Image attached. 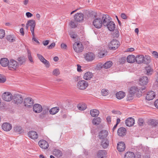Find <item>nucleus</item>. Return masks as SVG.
Wrapping results in <instances>:
<instances>
[{
    "instance_id": "obj_1",
    "label": "nucleus",
    "mask_w": 158,
    "mask_h": 158,
    "mask_svg": "<svg viewBox=\"0 0 158 158\" xmlns=\"http://www.w3.org/2000/svg\"><path fill=\"white\" fill-rule=\"evenodd\" d=\"M8 67L11 70H15L19 67V64L17 61L13 59H11L9 61Z\"/></svg>"
},
{
    "instance_id": "obj_2",
    "label": "nucleus",
    "mask_w": 158,
    "mask_h": 158,
    "mask_svg": "<svg viewBox=\"0 0 158 158\" xmlns=\"http://www.w3.org/2000/svg\"><path fill=\"white\" fill-rule=\"evenodd\" d=\"M23 104L25 107L28 108H31L33 106L34 100L31 98L28 97L24 98Z\"/></svg>"
},
{
    "instance_id": "obj_3",
    "label": "nucleus",
    "mask_w": 158,
    "mask_h": 158,
    "mask_svg": "<svg viewBox=\"0 0 158 158\" xmlns=\"http://www.w3.org/2000/svg\"><path fill=\"white\" fill-rule=\"evenodd\" d=\"M119 46V42L116 40H113L109 44L108 47L111 50H115Z\"/></svg>"
},
{
    "instance_id": "obj_4",
    "label": "nucleus",
    "mask_w": 158,
    "mask_h": 158,
    "mask_svg": "<svg viewBox=\"0 0 158 158\" xmlns=\"http://www.w3.org/2000/svg\"><path fill=\"white\" fill-rule=\"evenodd\" d=\"M14 103L17 104H21L23 101L22 96L19 94H15L13 96V99Z\"/></svg>"
},
{
    "instance_id": "obj_5",
    "label": "nucleus",
    "mask_w": 158,
    "mask_h": 158,
    "mask_svg": "<svg viewBox=\"0 0 158 158\" xmlns=\"http://www.w3.org/2000/svg\"><path fill=\"white\" fill-rule=\"evenodd\" d=\"M93 24L96 28H100L103 24L102 20L99 18H96L93 21Z\"/></svg>"
},
{
    "instance_id": "obj_6",
    "label": "nucleus",
    "mask_w": 158,
    "mask_h": 158,
    "mask_svg": "<svg viewBox=\"0 0 158 158\" xmlns=\"http://www.w3.org/2000/svg\"><path fill=\"white\" fill-rule=\"evenodd\" d=\"M2 97L5 101L9 102L13 99V96L10 92H7L3 94Z\"/></svg>"
},
{
    "instance_id": "obj_7",
    "label": "nucleus",
    "mask_w": 158,
    "mask_h": 158,
    "mask_svg": "<svg viewBox=\"0 0 158 158\" xmlns=\"http://www.w3.org/2000/svg\"><path fill=\"white\" fill-rule=\"evenodd\" d=\"M88 85V84L87 82L85 80H81L79 81L77 84L78 88L81 90L85 89Z\"/></svg>"
},
{
    "instance_id": "obj_8",
    "label": "nucleus",
    "mask_w": 158,
    "mask_h": 158,
    "mask_svg": "<svg viewBox=\"0 0 158 158\" xmlns=\"http://www.w3.org/2000/svg\"><path fill=\"white\" fill-rule=\"evenodd\" d=\"M73 48L74 50L77 52H81L83 50V46L82 44L79 43H75L73 45Z\"/></svg>"
},
{
    "instance_id": "obj_9",
    "label": "nucleus",
    "mask_w": 158,
    "mask_h": 158,
    "mask_svg": "<svg viewBox=\"0 0 158 158\" xmlns=\"http://www.w3.org/2000/svg\"><path fill=\"white\" fill-rule=\"evenodd\" d=\"M110 17L108 15H103L102 17V20L104 26H106L111 21Z\"/></svg>"
},
{
    "instance_id": "obj_10",
    "label": "nucleus",
    "mask_w": 158,
    "mask_h": 158,
    "mask_svg": "<svg viewBox=\"0 0 158 158\" xmlns=\"http://www.w3.org/2000/svg\"><path fill=\"white\" fill-rule=\"evenodd\" d=\"M84 17L82 13H77L75 15L74 18L76 22H80L83 20Z\"/></svg>"
},
{
    "instance_id": "obj_11",
    "label": "nucleus",
    "mask_w": 158,
    "mask_h": 158,
    "mask_svg": "<svg viewBox=\"0 0 158 158\" xmlns=\"http://www.w3.org/2000/svg\"><path fill=\"white\" fill-rule=\"evenodd\" d=\"M38 144L40 147L43 149H47L49 147L48 143L44 140H40L38 142Z\"/></svg>"
},
{
    "instance_id": "obj_12",
    "label": "nucleus",
    "mask_w": 158,
    "mask_h": 158,
    "mask_svg": "<svg viewBox=\"0 0 158 158\" xmlns=\"http://www.w3.org/2000/svg\"><path fill=\"white\" fill-rule=\"evenodd\" d=\"M32 106L33 111L36 113H40L42 110L43 107L40 104H35Z\"/></svg>"
},
{
    "instance_id": "obj_13",
    "label": "nucleus",
    "mask_w": 158,
    "mask_h": 158,
    "mask_svg": "<svg viewBox=\"0 0 158 158\" xmlns=\"http://www.w3.org/2000/svg\"><path fill=\"white\" fill-rule=\"evenodd\" d=\"M84 57L87 61H91L94 59L95 56L92 52H88L84 55Z\"/></svg>"
},
{
    "instance_id": "obj_14",
    "label": "nucleus",
    "mask_w": 158,
    "mask_h": 158,
    "mask_svg": "<svg viewBox=\"0 0 158 158\" xmlns=\"http://www.w3.org/2000/svg\"><path fill=\"white\" fill-rule=\"evenodd\" d=\"M113 63L111 61H109L106 62L104 64H101L100 65H97V67L98 68H104L106 69H107L110 68L112 65Z\"/></svg>"
},
{
    "instance_id": "obj_15",
    "label": "nucleus",
    "mask_w": 158,
    "mask_h": 158,
    "mask_svg": "<svg viewBox=\"0 0 158 158\" xmlns=\"http://www.w3.org/2000/svg\"><path fill=\"white\" fill-rule=\"evenodd\" d=\"M148 82V80L147 77L143 76L141 77L139 80V84L141 85H147Z\"/></svg>"
},
{
    "instance_id": "obj_16",
    "label": "nucleus",
    "mask_w": 158,
    "mask_h": 158,
    "mask_svg": "<svg viewBox=\"0 0 158 158\" xmlns=\"http://www.w3.org/2000/svg\"><path fill=\"white\" fill-rule=\"evenodd\" d=\"M108 135V132L106 130L101 131L99 133V138L101 139H106Z\"/></svg>"
},
{
    "instance_id": "obj_17",
    "label": "nucleus",
    "mask_w": 158,
    "mask_h": 158,
    "mask_svg": "<svg viewBox=\"0 0 158 158\" xmlns=\"http://www.w3.org/2000/svg\"><path fill=\"white\" fill-rule=\"evenodd\" d=\"M134 123V119L131 117L125 120V124L128 127L132 126Z\"/></svg>"
},
{
    "instance_id": "obj_18",
    "label": "nucleus",
    "mask_w": 158,
    "mask_h": 158,
    "mask_svg": "<svg viewBox=\"0 0 158 158\" xmlns=\"http://www.w3.org/2000/svg\"><path fill=\"white\" fill-rule=\"evenodd\" d=\"M126 130L125 128L120 127L118 129L117 133L119 136L122 137L126 135Z\"/></svg>"
},
{
    "instance_id": "obj_19",
    "label": "nucleus",
    "mask_w": 158,
    "mask_h": 158,
    "mask_svg": "<svg viewBox=\"0 0 158 158\" xmlns=\"http://www.w3.org/2000/svg\"><path fill=\"white\" fill-rule=\"evenodd\" d=\"M2 127L3 130L6 131H9L12 128L11 125L7 123H4L2 124Z\"/></svg>"
},
{
    "instance_id": "obj_20",
    "label": "nucleus",
    "mask_w": 158,
    "mask_h": 158,
    "mask_svg": "<svg viewBox=\"0 0 158 158\" xmlns=\"http://www.w3.org/2000/svg\"><path fill=\"white\" fill-rule=\"evenodd\" d=\"M126 147L125 143L123 142H119L117 144V149L119 152H123L124 151Z\"/></svg>"
},
{
    "instance_id": "obj_21",
    "label": "nucleus",
    "mask_w": 158,
    "mask_h": 158,
    "mask_svg": "<svg viewBox=\"0 0 158 158\" xmlns=\"http://www.w3.org/2000/svg\"><path fill=\"white\" fill-rule=\"evenodd\" d=\"M155 97V94L153 91H151L148 92L146 96V99L150 101L152 100Z\"/></svg>"
},
{
    "instance_id": "obj_22",
    "label": "nucleus",
    "mask_w": 158,
    "mask_h": 158,
    "mask_svg": "<svg viewBox=\"0 0 158 158\" xmlns=\"http://www.w3.org/2000/svg\"><path fill=\"white\" fill-rule=\"evenodd\" d=\"M52 154L56 156L59 158L62 156V152L58 149L55 148L52 150Z\"/></svg>"
},
{
    "instance_id": "obj_23",
    "label": "nucleus",
    "mask_w": 158,
    "mask_h": 158,
    "mask_svg": "<svg viewBox=\"0 0 158 158\" xmlns=\"http://www.w3.org/2000/svg\"><path fill=\"white\" fill-rule=\"evenodd\" d=\"M107 154L105 150H99L97 154L98 158H104Z\"/></svg>"
},
{
    "instance_id": "obj_24",
    "label": "nucleus",
    "mask_w": 158,
    "mask_h": 158,
    "mask_svg": "<svg viewBox=\"0 0 158 158\" xmlns=\"http://www.w3.org/2000/svg\"><path fill=\"white\" fill-rule=\"evenodd\" d=\"M29 137L32 139H36L38 138V135L35 131H30L28 133Z\"/></svg>"
},
{
    "instance_id": "obj_25",
    "label": "nucleus",
    "mask_w": 158,
    "mask_h": 158,
    "mask_svg": "<svg viewBox=\"0 0 158 158\" xmlns=\"http://www.w3.org/2000/svg\"><path fill=\"white\" fill-rule=\"evenodd\" d=\"M17 60L18 61V63L19 65H21L23 64H24L26 62V58L23 56H22L20 57H19L17 59Z\"/></svg>"
},
{
    "instance_id": "obj_26",
    "label": "nucleus",
    "mask_w": 158,
    "mask_h": 158,
    "mask_svg": "<svg viewBox=\"0 0 158 158\" xmlns=\"http://www.w3.org/2000/svg\"><path fill=\"white\" fill-rule=\"evenodd\" d=\"M109 141L107 139H102L101 142V145L104 148H106L109 145Z\"/></svg>"
},
{
    "instance_id": "obj_27",
    "label": "nucleus",
    "mask_w": 158,
    "mask_h": 158,
    "mask_svg": "<svg viewBox=\"0 0 158 158\" xmlns=\"http://www.w3.org/2000/svg\"><path fill=\"white\" fill-rule=\"evenodd\" d=\"M143 60H144V56L143 55H138L136 56L135 61L138 64L143 63Z\"/></svg>"
},
{
    "instance_id": "obj_28",
    "label": "nucleus",
    "mask_w": 158,
    "mask_h": 158,
    "mask_svg": "<svg viewBox=\"0 0 158 158\" xmlns=\"http://www.w3.org/2000/svg\"><path fill=\"white\" fill-rule=\"evenodd\" d=\"M93 76V73L90 72H88L85 73L83 76L84 79L87 80H90Z\"/></svg>"
},
{
    "instance_id": "obj_29",
    "label": "nucleus",
    "mask_w": 158,
    "mask_h": 158,
    "mask_svg": "<svg viewBox=\"0 0 158 158\" xmlns=\"http://www.w3.org/2000/svg\"><path fill=\"white\" fill-rule=\"evenodd\" d=\"M0 63L2 66L3 67H6L7 65L8 66V64L9 63V61L6 58H2L1 59Z\"/></svg>"
},
{
    "instance_id": "obj_30",
    "label": "nucleus",
    "mask_w": 158,
    "mask_h": 158,
    "mask_svg": "<svg viewBox=\"0 0 158 158\" xmlns=\"http://www.w3.org/2000/svg\"><path fill=\"white\" fill-rule=\"evenodd\" d=\"M136 58L134 55H130L127 58V62L129 63H133L135 61Z\"/></svg>"
},
{
    "instance_id": "obj_31",
    "label": "nucleus",
    "mask_w": 158,
    "mask_h": 158,
    "mask_svg": "<svg viewBox=\"0 0 158 158\" xmlns=\"http://www.w3.org/2000/svg\"><path fill=\"white\" fill-rule=\"evenodd\" d=\"M107 26L109 30L110 31H113L115 28V25L114 22L111 21L109 23L106 25Z\"/></svg>"
},
{
    "instance_id": "obj_32",
    "label": "nucleus",
    "mask_w": 158,
    "mask_h": 158,
    "mask_svg": "<svg viewBox=\"0 0 158 158\" xmlns=\"http://www.w3.org/2000/svg\"><path fill=\"white\" fill-rule=\"evenodd\" d=\"M14 130L15 132L18 133L19 134L23 133L24 131V130L22 129L21 127L17 126L14 127Z\"/></svg>"
},
{
    "instance_id": "obj_33",
    "label": "nucleus",
    "mask_w": 158,
    "mask_h": 158,
    "mask_svg": "<svg viewBox=\"0 0 158 158\" xmlns=\"http://www.w3.org/2000/svg\"><path fill=\"white\" fill-rule=\"evenodd\" d=\"M145 69L146 70L145 71L146 72L145 74L148 75H151L153 72V69L150 66L148 65L146 67H145Z\"/></svg>"
},
{
    "instance_id": "obj_34",
    "label": "nucleus",
    "mask_w": 158,
    "mask_h": 158,
    "mask_svg": "<svg viewBox=\"0 0 158 158\" xmlns=\"http://www.w3.org/2000/svg\"><path fill=\"white\" fill-rule=\"evenodd\" d=\"M99 114V111L97 109H92L90 111V115L93 117H97Z\"/></svg>"
},
{
    "instance_id": "obj_35",
    "label": "nucleus",
    "mask_w": 158,
    "mask_h": 158,
    "mask_svg": "<svg viewBox=\"0 0 158 158\" xmlns=\"http://www.w3.org/2000/svg\"><path fill=\"white\" fill-rule=\"evenodd\" d=\"M124 158H135V155L132 152H127L124 155Z\"/></svg>"
},
{
    "instance_id": "obj_36",
    "label": "nucleus",
    "mask_w": 158,
    "mask_h": 158,
    "mask_svg": "<svg viewBox=\"0 0 158 158\" xmlns=\"http://www.w3.org/2000/svg\"><path fill=\"white\" fill-rule=\"evenodd\" d=\"M59 110V108L58 107H55L52 108L49 110L50 114H55Z\"/></svg>"
},
{
    "instance_id": "obj_37",
    "label": "nucleus",
    "mask_w": 158,
    "mask_h": 158,
    "mask_svg": "<svg viewBox=\"0 0 158 158\" xmlns=\"http://www.w3.org/2000/svg\"><path fill=\"white\" fill-rule=\"evenodd\" d=\"M125 95V93L122 91H120L116 94V98L119 99L123 98Z\"/></svg>"
},
{
    "instance_id": "obj_38",
    "label": "nucleus",
    "mask_w": 158,
    "mask_h": 158,
    "mask_svg": "<svg viewBox=\"0 0 158 158\" xmlns=\"http://www.w3.org/2000/svg\"><path fill=\"white\" fill-rule=\"evenodd\" d=\"M27 23L29 26L30 27V29L35 28V22L34 20L31 19L27 21Z\"/></svg>"
},
{
    "instance_id": "obj_39",
    "label": "nucleus",
    "mask_w": 158,
    "mask_h": 158,
    "mask_svg": "<svg viewBox=\"0 0 158 158\" xmlns=\"http://www.w3.org/2000/svg\"><path fill=\"white\" fill-rule=\"evenodd\" d=\"M49 110V108L48 106H44L43 108L42 112L41 114H42L43 117H44L45 115L48 113Z\"/></svg>"
},
{
    "instance_id": "obj_40",
    "label": "nucleus",
    "mask_w": 158,
    "mask_h": 158,
    "mask_svg": "<svg viewBox=\"0 0 158 158\" xmlns=\"http://www.w3.org/2000/svg\"><path fill=\"white\" fill-rule=\"evenodd\" d=\"M137 91H139L138 88L137 87L134 86L131 88L129 92V93H131L135 95V93Z\"/></svg>"
},
{
    "instance_id": "obj_41",
    "label": "nucleus",
    "mask_w": 158,
    "mask_h": 158,
    "mask_svg": "<svg viewBox=\"0 0 158 158\" xmlns=\"http://www.w3.org/2000/svg\"><path fill=\"white\" fill-rule=\"evenodd\" d=\"M101 119L100 117L94 118L93 119L92 122L94 125H98L101 122Z\"/></svg>"
},
{
    "instance_id": "obj_42",
    "label": "nucleus",
    "mask_w": 158,
    "mask_h": 158,
    "mask_svg": "<svg viewBox=\"0 0 158 158\" xmlns=\"http://www.w3.org/2000/svg\"><path fill=\"white\" fill-rule=\"evenodd\" d=\"M27 57L31 63H33L32 57L31 56V51L28 49H27Z\"/></svg>"
},
{
    "instance_id": "obj_43",
    "label": "nucleus",
    "mask_w": 158,
    "mask_h": 158,
    "mask_svg": "<svg viewBox=\"0 0 158 158\" xmlns=\"http://www.w3.org/2000/svg\"><path fill=\"white\" fill-rule=\"evenodd\" d=\"M77 108L80 110H84L86 108V105L85 104H82L80 105H78Z\"/></svg>"
},
{
    "instance_id": "obj_44",
    "label": "nucleus",
    "mask_w": 158,
    "mask_h": 158,
    "mask_svg": "<svg viewBox=\"0 0 158 158\" xmlns=\"http://www.w3.org/2000/svg\"><path fill=\"white\" fill-rule=\"evenodd\" d=\"M151 61V59L150 57L149 56H145V57H144V60H143V63L146 64H148Z\"/></svg>"
},
{
    "instance_id": "obj_45",
    "label": "nucleus",
    "mask_w": 158,
    "mask_h": 158,
    "mask_svg": "<svg viewBox=\"0 0 158 158\" xmlns=\"http://www.w3.org/2000/svg\"><path fill=\"white\" fill-rule=\"evenodd\" d=\"M7 40L10 42H13L15 40L13 36L11 35H8L6 37Z\"/></svg>"
},
{
    "instance_id": "obj_46",
    "label": "nucleus",
    "mask_w": 158,
    "mask_h": 158,
    "mask_svg": "<svg viewBox=\"0 0 158 158\" xmlns=\"http://www.w3.org/2000/svg\"><path fill=\"white\" fill-rule=\"evenodd\" d=\"M69 25L72 28H75L77 27L78 24L77 22H74V21H71L70 22Z\"/></svg>"
},
{
    "instance_id": "obj_47",
    "label": "nucleus",
    "mask_w": 158,
    "mask_h": 158,
    "mask_svg": "<svg viewBox=\"0 0 158 158\" xmlns=\"http://www.w3.org/2000/svg\"><path fill=\"white\" fill-rule=\"evenodd\" d=\"M41 62L44 64L45 65L46 67L47 68L49 67L50 66L49 62L46 60L44 58L41 61Z\"/></svg>"
},
{
    "instance_id": "obj_48",
    "label": "nucleus",
    "mask_w": 158,
    "mask_h": 158,
    "mask_svg": "<svg viewBox=\"0 0 158 158\" xmlns=\"http://www.w3.org/2000/svg\"><path fill=\"white\" fill-rule=\"evenodd\" d=\"M150 123L151 125L155 127L156 126L157 124L158 123V122L156 120L152 119L150 120Z\"/></svg>"
},
{
    "instance_id": "obj_49",
    "label": "nucleus",
    "mask_w": 158,
    "mask_h": 158,
    "mask_svg": "<svg viewBox=\"0 0 158 158\" xmlns=\"http://www.w3.org/2000/svg\"><path fill=\"white\" fill-rule=\"evenodd\" d=\"M6 81V77L0 74V83H3Z\"/></svg>"
},
{
    "instance_id": "obj_50",
    "label": "nucleus",
    "mask_w": 158,
    "mask_h": 158,
    "mask_svg": "<svg viewBox=\"0 0 158 158\" xmlns=\"http://www.w3.org/2000/svg\"><path fill=\"white\" fill-rule=\"evenodd\" d=\"M5 35V30L2 29H0V39L3 38Z\"/></svg>"
},
{
    "instance_id": "obj_51",
    "label": "nucleus",
    "mask_w": 158,
    "mask_h": 158,
    "mask_svg": "<svg viewBox=\"0 0 158 158\" xmlns=\"http://www.w3.org/2000/svg\"><path fill=\"white\" fill-rule=\"evenodd\" d=\"M108 90L103 89L102 90L101 94L103 96H106L108 94Z\"/></svg>"
},
{
    "instance_id": "obj_52",
    "label": "nucleus",
    "mask_w": 158,
    "mask_h": 158,
    "mask_svg": "<svg viewBox=\"0 0 158 158\" xmlns=\"http://www.w3.org/2000/svg\"><path fill=\"white\" fill-rule=\"evenodd\" d=\"M134 95L131 93H129L127 96V101H130L132 100L133 99V97Z\"/></svg>"
},
{
    "instance_id": "obj_53",
    "label": "nucleus",
    "mask_w": 158,
    "mask_h": 158,
    "mask_svg": "<svg viewBox=\"0 0 158 158\" xmlns=\"http://www.w3.org/2000/svg\"><path fill=\"white\" fill-rule=\"evenodd\" d=\"M53 74L56 76H57L60 74V72L58 69H55L53 72Z\"/></svg>"
},
{
    "instance_id": "obj_54",
    "label": "nucleus",
    "mask_w": 158,
    "mask_h": 158,
    "mask_svg": "<svg viewBox=\"0 0 158 158\" xmlns=\"http://www.w3.org/2000/svg\"><path fill=\"white\" fill-rule=\"evenodd\" d=\"M69 35L70 37L73 39L76 38L77 36V35L75 34V32L72 31L70 32Z\"/></svg>"
},
{
    "instance_id": "obj_55",
    "label": "nucleus",
    "mask_w": 158,
    "mask_h": 158,
    "mask_svg": "<svg viewBox=\"0 0 158 158\" xmlns=\"http://www.w3.org/2000/svg\"><path fill=\"white\" fill-rule=\"evenodd\" d=\"M127 58L125 57H123L119 60V62L121 64H124L126 61Z\"/></svg>"
},
{
    "instance_id": "obj_56",
    "label": "nucleus",
    "mask_w": 158,
    "mask_h": 158,
    "mask_svg": "<svg viewBox=\"0 0 158 158\" xmlns=\"http://www.w3.org/2000/svg\"><path fill=\"white\" fill-rule=\"evenodd\" d=\"M144 123L143 119L142 118H139L138 121V124L139 126H142L143 125V123Z\"/></svg>"
},
{
    "instance_id": "obj_57",
    "label": "nucleus",
    "mask_w": 158,
    "mask_h": 158,
    "mask_svg": "<svg viewBox=\"0 0 158 158\" xmlns=\"http://www.w3.org/2000/svg\"><path fill=\"white\" fill-rule=\"evenodd\" d=\"M55 46V43L54 42L52 43L50 45L47 46L48 49H50L53 48Z\"/></svg>"
},
{
    "instance_id": "obj_58",
    "label": "nucleus",
    "mask_w": 158,
    "mask_h": 158,
    "mask_svg": "<svg viewBox=\"0 0 158 158\" xmlns=\"http://www.w3.org/2000/svg\"><path fill=\"white\" fill-rule=\"evenodd\" d=\"M113 35L116 37H118L119 36V32L118 30L115 31V32L113 34Z\"/></svg>"
},
{
    "instance_id": "obj_59",
    "label": "nucleus",
    "mask_w": 158,
    "mask_h": 158,
    "mask_svg": "<svg viewBox=\"0 0 158 158\" xmlns=\"http://www.w3.org/2000/svg\"><path fill=\"white\" fill-rule=\"evenodd\" d=\"M152 54L155 58H158V53L156 51H153V52Z\"/></svg>"
},
{
    "instance_id": "obj_60",
    "label": "nucleus",
    "mask_w": 158,
    "mask_h": 158,
    "mask_svg": "<svg viewBox=\"0 0 158 158\" xmlns=\"http://www.w3.org/2000/svg\"><path fill=\"white\" fill-rule=\"evenodd\" d=\"M37 56L38 58L39 59V60H40V61H41L42 60H43V59H44V58L43 57V56L41 55L38 54H37Z\"/></svg>"
},
{
    "instance_id": "obj_61",
    "label": "nucleus",
    "mask_w": 158,
    "mask_h": 158,
    "mask_svg": "<svg viewBox=\"0 0 158 158\" xmlns=\"http://www.w3.org/2000/svg\"><path fill=\"white\" fill-rule=\"evenodd\" d=\"M77 71L79 72H81L82 71V70L81 69V66L79 64H77Z\"/></svg>"
},
{
    "instance_id": "obj_62",
    "label": "nucleus",
    "mask_w": 158,
    "mask_h": 158,
    "mask_svg": "<svg viewBox=\"0 0 158 158\" xmlns=\"http://www.w3.org/2000/svg\"><path fill=\"white\" fill-rule=\"evenodd\" d=\"M121 17L123 19H127V17L126 15L124 13H122L121 15Z\"/></svg>"
},
{
    "instance_id": "obj_63",
    "label": "nucleus",
    "mask_w": 158,
    "mask_h": 158,
    "mask_svg": "<svg viewBox=\"0 0 158 158\" xmlns=\"http://www.w3.org/2000/svg\"><path fill=\"white\" fill-rule=\"evenodd\" d=\"M101 55L100 56L101 57H103L104 56L106 55V51L101 52Z\"/></svg>"
},
{
    "instance_id": "obj_64",
    "label": "nucleus",
    "mask_w": 158,
    "mask_h": 158,
    "mask_svg": "<svg viewBox=\"0 0 158 158\" xmlns=\"http://www.w3.org/2000/svg\"><path fill=\"white\" fill-rule=\"evenodd\" d=\"M26 15L28 18L31 17L33 16V14L29 12H27L26 13Z\"/></svg>"
}]
</instances>
